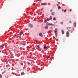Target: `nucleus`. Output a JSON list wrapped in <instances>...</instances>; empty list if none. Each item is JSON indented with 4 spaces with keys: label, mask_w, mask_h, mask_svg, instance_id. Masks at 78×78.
<instances>
[{
    "label": "nucleus",
    "mask_w": 78,
    "mask_h": 78,
    "mask_svg": "<svg viewBox=\"0 0 78 78\" xmlns=\"http://www.w3.org/2000/svg\"><path fill=\"white\" fill-rule=\"evenodd\" d=\"M67 30L69 32L72 33V32H73V30H74V28H71V27H69L67 28Z\"/></svg>",
    "instance_id": "1"
},
{
    "label": "nucleus",
    "mask_w": 78,
    "mask_h": 78,
    "mask_svg": "<svg viewBox=\"0 0 78 78\" xmlns=\"http://www.w3.org/2000/svg\"><path fill=\"white\" fill-rule=\"evenodd\" d=\"M47 21H50L49 18H47L46 20H44V23H47Z\"/></svg>",
    "instance_id": "2"
},
{
    "label": "nucleus",
    "mask_w": 78,
    "mask_h": 78,
    "mask_svg": "<svg viewBox=\"0 0 78 78\" xmlns=\"http://www.w3.org/2000/svg\"><path fill=\"white\" fill-rule=\"evenodd\" d=\"M47 25H48V26L51 25V26H54V25H53L52 23H47Z\"/></svg>",
    "instance_id": "3"
},
{
    "label": "nucleus",
    "mask_w": 78,
    "mask_h": 78,
    "mask_svg": "<svg viewBox=\"0 0 78 78\" xmlns=\"http://www.w3.org/2000/svg\"><path fill=\"white\" fill-rule=\"evenodd\" d=\"M66 35L67 37H69L70 36V34H69V32H67Z\"/></svg>",
    "instance_id": "4"
},
{
    "label": "nucleus",
    "mask_w": 78,
    "mask_h": 78,
    "mask_svg": "<svg viewBox=\"0 0 78 78\" xmlns=\"http://www.w3.org/2000/svg\"><path fill=\"white\" fill-rule=\"evenodd\" d=\"M25 43V41H23V42H22L21 43V44L22 45H24V44Z\"/></svg>",
    "instance_id": "5"
},
{
    "label": "nucleus",
    "mask_w": 78,
    "mask_h": 78,
    "mask_svg": "<svg viewBox=\"0 0 78 78\" xmlns=\"http://www.w3.org/2000/svg\"><path fill=\"white\" fill-rule=\"evenodd\" d=\"M40 36H41V37H43V35H42V34L41 33H40L39 34Z\"/></svg>",
    "instance_id": "6"
},
{
    "label": "nucleus",
    "mask_w": 78,
    "mask_h": 78,
    "mask_svg": "<svg viewBox=\"0 0 78 78\" xmlns=\"http://www.w3.org/2000/svg\"><path fill=\"white\" fill-rule=\"evenodd\" d=\"M57 31H58V29H55L54 30V32L55 33H57Z\"/></svg>",
    "instance_id": "7"
},
{
    "label": "nucleus",
    "mask_w": 78,
    "mask_h": 78,
    "mask_svg": "<svg viewBox=\"0 0 78 78\" xmlns=\"http://www.w3.org/2000/svg\"><path fill=\"white\" fill-rule=\"evenodd\" d=\"M48 26H45L44 27V28L45 30H47V29H48Z\"/></svg>",
    "instance_id": "8"
},
{
    "label": "nucleus",
    "mask_w": 78,
    "mask_h": 78,
    "mask_svg": "<svg viewBox=\"0 0 78 78\" xmlns=\"http://www.w3.org/2000/svg\"><path fill=\"white\" fill-rule=\"evenodd\" d=\"M41 5H47V4L45 3H42L41 4Z\"/></svg>",
    "instance_id": "9"
},
{
    "label": "nucleus",
    "mask_w": 78,
    "mask_h": 78,
    "mask_svg": "<svg viewBox=\"0 0 78 78\" xmlns=\"http://www.w3.org/2000/svg\"><path fill=\"white\" fill-rule=\"evenodd\" d=\"M29 26L30 27H33V25L31 24H29Z\"/></svg>",
    "instance_id": "10"
},
{
    "label": "nucleus",
    "mask_w": 78,
    "mask_h": 78,
    "mask_svg": "<svg viewBox=\"0 0 78 78\" xmlns=\"http://www.w3.org/2000/svg\"><path fill=\"white\" fill-rule=\"evenodd\" d=\"M44 49H48V48L47 46H45L44 47Z\"/></svg>",
    "instance_id": "11"
},
{
    "label": "nucleus",
    "mask_w": 78,
    "mask_h": 78,
    "mask_svg": "<svg viewBox=\"0 0 78 78\" xmlns=\"http://www.w3.org/2000/svg\"><path fill=\"white\" fill-rule=\"evenodd\" d=\"M55 33V34L56 37H57L58 36V32Z\"/></svg>",
    "instance_id": "12"
},
{
    "label": "nucleus",
    "mask_w": 78,
    "mask_h": 78,
    "mask_svg": "<svg viewBox=\"0 0 78 78\" xmlns=\"http://www.w3.org/2000/svg\"><path fill=\"white\" fill-rule=\"evenodd\" d=\"M62 34H64V30H62Z\"/></svg>",
    "instance_id": "13"
},
{
    "label": "nucleus",
    "mask_w": 78,
    "mask_h": 78,
    "mask_svg": "<svg viewBox=\"0 0 78 78\" xmlns=\"http://www.w3.org/2000/svg\"><path fill=\"white\" fill-rule=\"evenodd\" d=\"M76 22H74V27H76Z\"/></svg>",
    "instance_id": "14"
},
{
    "label": "nucleus",
    "mask_w": 78,
    "mask_h": 78,
    "mask_svg": "<svg viewBox=\"0 0 78 78\" xmlns=\"http://www.w3.org/2000/svg\"><path fill=\"white\" fill-rule=\"evenodd\" d=\"M49 19L50 20H52V17L50 16V19Z\"/></svg>",
    "instance_id": "15"
},
{
    "label": "nucleus",
    "mask_w": 78,
    "mask_h": 78,
    "mask_svg": "<svg viewBox=\"0 0 78 78\" xmlns=\"http://www.w3.org/2000/svg\"><path fill=\"white\" fill-rule=\"evenodd\" d=\"M51 14L52 15H55V13H54V12H52L51 13Z\"/></svg>",
    "instance_id": "16"
},
{
    "label": "nucleus",
    "mask_w": 78,
    "mask_h": 78,
    "mask_svg": "<svg viewBox=\"0 0 78 78\" xmlns=\"http://www.w3.org/2000/svg\"><path fill=\"white\" fill-rule=\"evenodd\" d=\"M61 7H60V6H59L58 8V9H61Z\"/></svg>",
    "instance_id": "17"
},
{
    "label": "nucleus",
    "mask_w": 78,
    "mask_h": 78,
    "mask_svg": "<svg viewBox=\"0 0 78 78\" xmlns=\"http://www.w3.org/2000/svg\"><path fill=\"white\" fill-rule=\"evenodd\" d=\"M53 20H56V18L54 17L53 18Z\"/></svg>",
    "instance_id": "18"
},
{
    "label": "nucleus",
    "mask_w": 78,
    "mask_h": 78,
    "mask_svg": "<svg viewBox=\"0 0 78 78\" xmlns=\"http://www.w3.org/2000/svg\"><path fill=\"white\" fill-rule=\"evenodd\" d=\"M38 22H40V23H41V22H42V21L41 20H39L38 21Z\"/></svg>",
    "instance_id": "19"
},
{
    "label": "nucleus",
    "mask_w": 78,
    "mask_h": 78,
    "mask_svg": "<svg viewBox=\"0 0 78 78\" xmlns=\"http://www.w3.org/2000/svg\"><path fill=\"white\" fill-rule=\"evenodd\" d=\"M22 32H20V35H22Z\"/></svg>",
    "instance_id": "20"
},
{
    "label": "nucleus",
    "mask_w": 78,
    "mask_h": 78,
    "mask_svg": "<svg viewBox=\"0 0 78 78\" xmlns=\"http://www.w3.org/2000/svg\"><path fill=\"white\" fill-rule=\"evenodd\" d=\"M4 46V44H2L1 46L0 47H3Z\"/></svg>",
    "instance_id": "21"
},
{
    "label": "nucleus",
    "mask_w": 78,
    "mask_h": 78,
    "mask_svg": "<svg viewBox=\"0 0 78 78\" xmlns=\"http://www.w3.org/2000/svg\"><path fill=\"white\" fill-rule=\"evenodd\" d=\"M50 55H49V56H48L47 57V59H48V58H50Z\"/></svg>",
    "instance_id": "22"
},
{
    "label": "nucleus",
    "mask_w": 78,
    "mask_h": 78,
    "mask_svg": "<svg viewBox=\"0 0 78 78\" xmlns=\"http://www.w3.org/2000/svg\"><path fill=\"white\" fill-rule=\"evenodd\" d=\"M60 24H61V25H62V24H63V22H61L60 23Z\"/></svg>",
    "instance_id": "23"
},
{
    "label": "nucleus",
    "mask_w": 78,
    "mask_h": 78,
    "mask_svg": "<svg viewBox=\"0 0 78 78\" xmlns=\"http://www.w3.org/2000/svg\"><path fill=\"white\" fill-rule=\"evenodd\" d=\"M37 47H38V48H39L40 47H39V45H37Z\"/></svg>",
    "instance_id": "24"
},
{
    "label": "nucleus",
    "mask_w": 78,
    "mask_h": 78,
    "mask_svg": "<svg viewBox=\"0 0 78 78\" xmlns=\"http://www.w3.org/2000/svg\"><path fill=\"white\" fill-rule=\"evenodd\" d=\"M2 74H0V78H2Z\"/></svg>",
    "instance_id": "25"
},
{
    "label": "nucleus",
    "mask_w": 78,
    "mask_h": 78,
    "mask_svg": "<svg viewBox=\"0 0 78 78\" xmlns=\"http://www.w3.org/2000/svg\"><path fill=\"white\" fill-rule=\"evenodd\" d=\"M66 11H67V10H66V9H65V10L64 11V12H66Z\"/></svg>",
    "instance_id": "26"
},
{
    "label": "nucleus",
    "mask_w": 78,
    "mask_h": 78,
    "mask_svg": "<svg viewBox=\"0 0 78 78\" xmlns=\"http://www.w3.org/2000/svg\"><path fill=\"white\" fill-rule=\"evenodd\" d=\"M50 12H52V11H53V10H51L50 11Z\"/></svg>",
    "instance_id": "27"
},
{
    "label": "nucleus",
    "mask_w": 78,
    "mask_h": 78,
    "mask_svg": "<svg viewBox=\"0 0 78 78\" xmlns=\"http://www.w3.org/2000/svg\"><path fill=\"white\" fill-rule=\"evenodd\" d=\"M35 41H36V42H37V40H36Z\"/></svg>",
    "instance_id": "28"
},
{
    "label": "nucleus",
    "mask_w": 78,
    "mask_h": 78,
    "mask_svg": "<svg viewBox=\"0 0 78 78\" xmlns=\"http://www.w3.org/2000/svg\"><path fill=\"white\" fill-rule=\"evenodd\" d=\"M5 73V72H3L2 75H3V73Z\"/></svg>",
    "instance_id": "29"
},
{
    "label": "nucleus",
    "mask_w": 78,
    "mask_h": 78,
    "mask_svg": "<svg viewBox=\"0 0 78 78\" xmlns=\"http://www.w3.org/2000/svg\"><path fill=\"white\" fill-rule=\"evenodd\" d=\"M39 1L40 2H41V0H39Z\"/></svg>",
    "instance_id": "30"
},
{
    "label": "nucleus",
    "mask_w": 78,
    "mask_h": 78,
    "mask_svg": "<svg viewBox=\"0 0 78 78\" xmlns=\"http://www.w3.org/2000/svg\"><path fill=\"white\" fill-rule=\"evenodd\" d=\"M56 5H57V6H59V5H58V4H57Z\"/></svg>",
    "instance_id": "31"
},
{
    "label": "nucleus",
    "mask_w": 78,
    "mask_h": 78,
    "mask_svg": "<svg viewBox=\"0 0 78 78\" xmlns=\"http://www.w3.org/2000/svg\"><path fill=\"white\" fill-rule=\"evenodd\" d=\"M62 10L63 11H64V10H63V9H62Z\"/></svg>",
    "instance_id": "32"
},
{
    "label": "nucleus",
    "mask_w": 78,
    "mask_h": 78,
    "mask_svg": "<svg viewBox=\"0 0 78 78\" xmlns=\"http://www.w3.org/2000/svg\"><path fill=\"white\" fill-rule=\"evenodd\" d=\"M8 61H10V59L8 60Z\"/></svg>",
    "instance_id": "33"
},
{
    "label": "nucleus",
    "mask_w": 78,
    "mask_h": 78,
    "mask_svg": "<svg viewBox=\"0 0 78 78\" xmlns=\"http://www.w3.org/2000/svg\"><path fill=\"white\" fill-rule=\"evenodd\" d=\"M72 11V10L70 9V11Z\"/></svg>",
    "instance_id": "34"
},
{
    "label": "nucleus",
    "mask_w": 78,
    "mask_h": 78,
    "mask_svg": "<svg viewBox=\"0 0 78 78\" xmlns=\"http://www.w3.org/2000/svg\"><path fill=\"white\" fill-rule=\"evenodd\" d=\"M69 22H70V23H71V22L70 21Z\"/></svg>",
    "instance_id": "35"
},
{
    "label": "nucleus",
    "mask_w": 78,
    "mask_h": 78,
    "mask_svg": "<svg viewBox=\"0 0 78 78\" xmlns=\"http://www.w3.org/2000/svg\"><path fill=\"white\" fill-rule=\"evenodd\" d=\"M49 33H50V31H49Z\"/></svg>",
    "instance_id": "36"
},
{
    "label": "nucleus",
    "mask_w": 78,
    "mask_h": 78,
    "mask_svg": "<svg viewBox=\"0 0 78 78\" xmlns=\"http://www.w3.org/2000/svg\"><path fill=\"white\" fill-rule=\"evenodd\" d=\"M33 5H34V4H33Z\"/></svg>",
    "instance_id": "37"
},
{
    "label": "nucleus",
    "mask_w": 78,
    "mask_h": 78,
    "mask_svg": "<svg viewBox=\"0 0 78 78\" xmlns=\"http://www.w3.org/2000/svg\"><path fill=\"white\" fill-rule=\"evenodd\" d=\"M43 12H44L43 11Z\"/></svg>",
    "instance_id": "38"
}]
</instances>
